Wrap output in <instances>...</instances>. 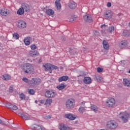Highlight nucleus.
Segmentation results:
<instances>
[{
	"instance_id": "nucleus-1",
	"label": "nucleus",
	"mask_w": 130,
	"mask_h": 130,
	"mask_svg": "<svg viewBox=\"0 0 130 130\" xmlns=\"http://www.w3.org/2000/svg\"><path fill=\"white\" fill-rule=\"evenodd\" d=\"M23 71L26 74H31L34 71V69L32 64L26 63L23 66Z\"/></svg>"
},
{
	"instance_id": "nucleus-2",
	"label": "nucleus",
	"mask_w": 130,
	"mask_h": 130,
	"mask_svg": "<svg viewBox=\"0 0 130 130\" xmlns=\"http://www.w3.org/2000/svg\"><path fill=\"white\" fill-rule=\"evenodd\" d=\"M119 117L122 119V121H123L124 123H125L128 121V119L130 117V115L128 113L126 112H122L119 113Z\"/></svg>"
},
{
	"instance_id": "nucleus-3",
	"label": "nucleus",
	"mask_w": 130,
	"mask_h": 130,
	"mask_svg": "<svg viewBox=\"0 0 130 130\" xmlns=\"http://www.w3.org/2000/svg\"><path fill=\"white\" fill-rule=\"evenodd\" d=\"M41 83V79L40 78H32L29 81V85L30 87H37Z\"/></svg>"
},
{
	"instance_id": "nucleus-4",
	"label": "nucleus",
	"mask_w": 130,
	"mask_h": 130,
	"mask_svg": "<svg viewBox=\"0 0 130 130\" xmlns=\"http://www.w3.org/2000/svg\"><path fill=\"white\" fill-rule=\"evenodd\" d=\"M66 107L68 109H73L75 107V100L71 99L66 102Z\"/></svg>"
},
{
	"instance_id": "nucleus-5",
	"label": "nucleus",
	"mask_w": 130,
	"mask_h": 130,
	"mask_svg": "<svg viewBox=\"0 0 130 130\" xmlns=\"http://www.w3.org/2000/svg\"><path fill=\"white\" fill-rule=\"evenodd\" d=\"M117 123L115 121H110L108 122L107 124V128H110V129H114L117 127Z\"/></svg>"
},
{
	"instance_id": "nucleus-6",
	"label": "nucleus",
	"mask_w": 130,
	"mask_h": 130,
	"mask_svg": "<svg viewBox=\"0 0 130 130\" xmlns=\"http://www.w3.org/2000/svg\"><path fill=\"white\" fill-rule=\"evenodd\" d=\"M45 95L47 98H52L56 95V92L51 89H49L46 91L45 93Z\"/></svg>"
},
{
	"instance_id": "nucleus-7",
	"label": "nucleus",
	"mask_w": 130,
	"mask_h": 130,
	"mask_svg": "<svg viewBox=\"0 0 130 130\" xmlns=\"http://www.w3.org/2000/svg\"><path fill=\"white\" fill-rule=\"evenodd\" d=\"M115 104V100L113 98L110 99L106 103V105L107 107H113Z\"/></svg>"
},
{
	"instance_id": "nucleus-8",
	"label": "nucleus",
	"mask_w": 130,
	"mask_h": 130,
	"mask_svg": "<svg viewBox=\"0 0 130 130\" xmlns=\"http://www.w3.org/2000/svg\"><path fill=\"white\" fill-rule=\"evenodd\" d=\"M0 14L4 17H7V16H9V15H10V10L6 8L2 9L0 10Z\"/></svg>"
},
{
	"instance_id": "nucleus-9",
	"label": "nucleus",
	"mask_w": 130,
	"mask_h": 130,
	"mask_svg": "<svg viewBox=\"0 0 130 130\" xmlns=\"http://www.w3.org/2000/svg\"><path fill=\"white\" fill-rule=\"evenodd\" d=\"M84 20L88 23H91L93 22L92 16L89 14H86L83 16Z\"/></svg>"
},
{
	"instance_id": "nucleus-10",
	"label": "nucleus",
	"mask_w": 130,
	"mask_h": 130,
	"mask_svg": "<svg viewBox=\"0 0 130 130\" xmlns=\"http://www.w3.org/2000/svg\"><path fill=\"white\" fill-rule=\"evenodd\" d=\"M17 26L18 28L23 29L24 28H26V26H27V24H26V22H25V21H24L23 20H19L18 21Z\"/></svg>"
},
{
	"instance_id": "nucleus-11",
	"label": "nucleus",
	"mask_w": 130,
	"mask_h": 130,
	"mask_svg": "<svg viewBox=\"0 0 130 130\" xmlns=\"http://www.w3.org/2000/svg\"><path fill=\"white\" fill-rule=\"evenodd\" d=\"M6 106L7 107V108H9V109H12V110H17V109H18V107L13 104L7 103L6 104Z\"/></svg>"
},
{
	"instance_id": "nucleus-12",
	"label": "nucleus",
	"mask_w": 130,
	"mask_h": 130,
	"mask_svg": "<svg viewBox=\"0 0 130 130\" xmlns=\"http://www.w3.org/2000/svg\"><path fill=\"white\" fill-rule=\"evenodd\" d=\"M105 17L107 20H109L112 18V12H111V10H108L106 11Z\"/></svg>"
},
{
	"instance_id": "nucleus-13",
	"label": "nucleus",
	"mask_w": 130,
	"mask_h": 130,
	"mask_svg": "<svg viewBox=\"0 0 130 130\" xmlns=\"http://www.w3.org/2000/svg\"><path fill=\"white\" fill-rule=\"evenodd\" d=\"M66 118H68L70 120H75L76 118V116L75 115H73L72 114H65Z\"/></svg>"
},
{
	"instance_id": "nucleus-14",
	"label": "nucleus",
	"mask_w": 130,
	"mask_h": 130,
	"mask_svg": "<svg viewBox=\"0 0 130 130\" xmlns=\"http://www.w3.org/2000/svg\"><path fill=\"white\" fill-rule=\"evenodd\" d=\"M43 68H45V72L49 71V72L51 74V64L47 63L45 65H43Z\"/></svg>"
},
{
	"instance_id": "nucleus-15",
	"label": "nucleus",
	"mask_w": 130,
	"mask_h": 130,
	"mask_svg": "<svg viewBox=\"0 0 130 130\" xmlns=\"http://www.w3.org/2000/svg\"><path fill=\"white\" fill-rule=\"evenodd\" d=\"M127 46V41L126 40H124L121 41L119 44V47L120 48H125Z\"/></svg>"
},
{
	"instance_id": "nucleus-16",
	"label": "nucleus",
	"mask_w": 130,
	"mask_h": 130,
	"mask_svg": "<svg viewBox=\"0 0 130 130\" xmlns=\"http://www.w3.org/2000/svg\"><path fill=\"white\" fill-rule=\"evenodd\" d=\"M103 45L104 49L106 50H108L109 49V44L108 43V42L107 41L104 40L103 41Z\"/></svg>"
},
{
	"instance_id": "nucleus-17",
	"label": "nucleus",
	"mask_w": 130,
	"mask_h": 130,
	"mask_svg": "<svg viewBox=\"0 0 130 130\" xmlns=\"http://www.w3.org/2000/svg\"><path fill=\"white\" fill-rule=\"evenodd\" d=\"M59 129L60 130H70V127L66 126L64 124L61 123L59 125Z\"/></svg>"
},
{
	"instance_id": "nucleus-18",
	"label": "nucleus",
	"mask_w": 130,
	"mask_h": 130,
	"mask_svg": "<svg viewBox=\"0 0 130 130\" xmlns=\"http://www.w3.org/2000/svg\"><path fill=\"white\" fill-rule=\"evenodd\" d=\"M69 80V76H63L60 77L58 79V82L60 83V82H67V81Z\"/></svg>"
},
{
	"instance_id": "nucleus-19",
	"label": "nucleus",
	"mask_w": 130,
	"mask_h": 130,
	"mask_svg": "<svg viewBox=\"0 0 130 130\" xmlns=\"http://www.w3.org/2000/svg\"><path fill=\"white\" fill-rule=\"evenodd\" d=\"M22 8L25 12H29L30 11V6L27 4L23 3L22 5Z\"/></svg>"
},
{
	"instance_id": "nucleus-20",
	"label": "nucleus",
	"mask_w": 130,
	"mask_h": 130,
	"mask_svg": "<svg viewBox=\"0 0 130 130\" xmlns=\"http://www.w3.org/2000/svg\"><path fill=\"white\" fill-rule=\"evenodd\" d=\"M56 8L58 11L61 9V5L60 4V0H56L55 2Z\"/></svg>"
},
{
	"instance_id": "nucleus-21",
	"label": "nucleus",
	"mask_w": 130,
	"mask_h": 130,
	"mask_svg": "<svg viewBox=\"0 0 130 130\" xmlns=\"http://www.w3.org/2000/svg\"><path fill=\"white\" fill-rule=\"evenodd\" d=\"M18 115H19V116H21L22 118H23L24 120H29V119H30V117H29V116L24 115L22 113H18Z\"/></svg>"
},
{
	"instance_id": "nucleus-22",
	"label": "nucleus",
	"mask_w": 130,
	"mask_h": 130,
	"mask_svg": "<svg viewBox=\"0 0 130 130\" xmlns=\"http://www.w3.org/2000/svg\"><path fill=\"white\" fill-rule=\"evenodd\" d=\"M83 82L85 84H91L92 80H91V78H90L89 77H84V79H83Z\"/></svg>"
},
{
	"instance_id": "nucleus-23",
	"label": "nucleus",
	"mask_w": 130,
	"mask_h": 130,
	"mask_svg": "<svg viewBox=\"0 0 130 130\" xmlns=\"http://www.w3.org/2000/svg\"><path fill=\"white\" fill-rule=\"evenodd\" d=\"M93 79L94 81H98V82H102L103 81V78L100 75H95Z\"/></svg>"
},
{
	"instance_id": "nucleus-24",
	"label": "nucleus",
	"mask_w": 130,
	"mask_h": 130,
	"mask_svg": "<svg viewBox=\"0 0 130 130\" xmlns=\"http://www.w3.org/2000/svg\"><path fill=\"white\" fill-rule=\"evenodd\" d=\"M82 104H84V107H80L79 109V111L80 113H84L85 112V108H87V107L85 105L84 102H81V105H82Z\"/></svg>"
},
{
	"instance_id": "nucleus-25",
	"label": "nucleus",
	"mask_w": 130,
	"mask_h": 130,
	"mask_svg": "<svg viewBox=\"0 0 130 130\" xmlns=\"http://www.w3.org/2000/svg\"><path fill=\"white\" fill-rule=\"evenodd\" d=\"M123 84L124 86H126V87H130V80L126 79H123Z\"/></svg>"
},
{
	"instance_id": "nucleus-26",
	"label": "nucleus",
	"mask_w": 130,
	"mask_h": 130,
	"mask_svg": "<svg viewBox=\"0 0 130 130\" xmlns=\"http://www.w3.org/2000/svg\"><path fill=\"white\" fill-rule=\"evenodd\" d=\"M69 7L70 9H76L77 4L74 2H71L69 3Z\"/></svg>"
},
{
	"instance_id": "nucleus-27",
	"label": "nucleus",
	"mask_w": 130,
	"mask_h": 130,
	"mask_svg": "<svg viewBox=\"0 0 130 130\" xmlns=\"http://www.w3.org/2000/svg\"><path fill=\"white\" fill-rule=\"evenodd\" d=\"M31 40V38L30 37H26L24 39V42L25 45H30V40Z\"/></svg>"
},
{
	"instance_id": "nucleus-28",
	"label": "nucleus",
	"mask_w": 130,
	"mask_h": 130,
	"mask_svg": "<svg viewBox=\"0 0 130 130\" xmlns=\"http://www.w3.org/2000/svg\"><path fill=\"white\" fill-rule=\"evenodd\" d=\"M46 13L48 16H52L54 14V11L52 9H48L46 10Z\"/></svg>"
},
{
	"instance_id": "nucleus-29",
	"label": "nucleus",
	"mask_w": 130,
	"mask_h": 130,
	"mask_svg": "<svg viewBox=\"0 0 130 130\" xmlns=\"http://www.w3.org/2000/svg\"><path fill=\"white\" fill-rule=\"evenodd\" d=\"M29 55L32 56V57L34 56H37L38 55V51H31L29 52Z\"/></svg>"
},
{
	"instance_id": "nucleus-30",
	"label": "nucleus",
	"mask_w": 130,
	"mask_h": 130,
	"mask_svg": "<svg viewBox=\"0 0 130 130\" xmlns=\"http://www.w3.org/2000/svg\"><path fill=\"white\" fill-rule=\"evenodd\" d=\"M2 79L5 81H9V80H11V76L8 74H5L2 76Z\"/></svg>"
},
{
	"instance_id": "nucleus-31",
	"label": "nucleus",
	"mask_w": 130,
	"mask_h": 130,
	"mask_svg": "<svg viewBox=\"0 0 130 130\" xmlns=\"http://www.w3.org/2000/svg\"><path fill=\"white\" fill-rule=\"evenodd\" d=\"M25 11L22 8V7L20 8L17 12V15H19L20 16H22L23 14H24Z\"/></svg>"
},
{
	"instance_id": "nucleus-32",
	"label": "nucleus",
	"mask_w": 130,
	"mask_h": 130,
	"mask_svg": "<svg viewBox=\"0 0 130 130\" xmlns=\"http://www.w3.org/2000/svg\"><path fill=\"white\" fill-rule=\"evenodd\" d=\"M32 128H34L36 130H42V127L41 126L38 125H36L35 124L32 125Z\"/></svg>"
},
{
	"instance_id": "nucleus-33",
	"label": "nucleus",
	"mask_w": 130,
	"mask_h": 130,
	"mask_svg": "<svg viewBox=\"0 0 130 130\" xmlns=\"http://www.w3.org/2000/svg\"><path fill=\"white\" fill-rule=\"evenodd\" d=\"M64 88H66V85L61 83V84L58 85L57 86V88L58 90H63V89H64Z\"/></svg>"
},
{
	"instance_id": "nucleus-34",
	"label": "nucleus",
	"mask_w": 130,
	"mask_h": 130,
	"mask_svg": "<svg viewBox=\"0 0 130 130\" xmlns=\"http://www.w3.org/2000/svg\"><path fill=\"white\" fill-rule=\"evenodd\" d=\"M52 103V100L51 99H47L45 103V105H50Z\"/></svg>"
},
{
	"instance_id": "nucleus-35",
	"label": "nucleus",
	"mask_w": 130,
	"mask_h": 130,
	"mask_svg": "<svg viewBox=\"0 0 130 130\" xmlns=\"http://www.w3.org/2000/svg\"><path fill=\"white\" fill-rule=\"evenodd\" d=\"M19 98H20L21 100H28L29 98L27 97V99H26L25 98V94L24 93H21L19 95Z\"/></svg>"
},
{
	"instance_id": "nucleus-36",
	"label": "nucleus",
	"mask_w": 130,
	"mask_h": 130,
	"mask_svg": "<svg viewBox=\"0 0 130 130\" xmlns=\"http://www.w3.org/2000/svg\"><path fill=\"white\" fill-rule=\"evenodd\" d=\"M108 32H109L110 33H112V32H113V31H114V26H112L111 27H109L108 28Z\"/></svg>"
},
{
	"instance_id": "nucleus-37",
	"label": "nucleus",
	"mask_w": 130,
	"mask_h": 130,
	"mask_svg": "<svg viewBox=\"0 0 130 130\" xmlns=\"http://www.w3.org/2000/svg\"><path fill=\"white\" fill-rule=\"evenodd\" d=\"M28 94L30 95H34L35 94V91L33 89H28Z\"/></svg>"
},
{
	"instance_id": "nucleus-38",
	"label": "nucleus",
	"mask_w": 130,
	"mask_h": 130,
	"mask_svg": "<svg viewBox=\"0 0 130 130\" xmlns=\"http://www.w3.org/2000/svg\"><path fill=\"white\" fill-rule=\"evenodd\" d=\"M13 38H15V39H18L20 37V36L17 33H14L13 35Z\"/></svg>"
},
{
	"instance_id": "nucleus-39",
	"label": "nucleus",
	"mask_w": 130,
	"mask_h": 130,
	"mask_svg": "<svg viewBox=\"0 0 130 130\" xmlns=\"http://www.w3.org/2000/svg\"><path fill=\"white\" fill-rule=\"evenodd\" d=\"M91 109L93 111H94V112H96V111H97V107L95 105H91Z\"/></svg>"
},
{
	"instance_id": "nucleus-40",
	"label": "nucleus",
	"mask_w": 130,
	"mask_h": 130,
	"mask_svg": "<svg viewBox=\"0 0 130 130\" xmlns=\"http://www.w3.org/2000/svg\"><path fill=\"white\" fill-rule=\"evenodd\" d=\"M69 52L71 53H73V54H75L77 53V51L76 50L73 49L72 48L70 49Z\"/></svg>"
},
{
	"instance_id": "nucleus-41",
	"label": "nucleus",
	"mask_w": 130,
	"mask_h": 130,
	"mask_svg": "<svg viewBox=\"0 0 130 130\" xmlns=\"http://www.w3.org/2000/svg\"><path fill=\"white\" fill-rule=\"evenodd\" d=\"M51 73H52V70H57L58 67L57 66H54V65L51 64Z\"/></svg>"
},
{
	"instance_id": "nucleus-42",
	"label": "nucleus",
	"mask_w": 130,
	"mask_h": 130,
	"mask_svg": "<svg viewBox=\"0 0 130 130\" xmlns=\"http://www.w3.org/2000/svg\"><path fill=\"white\" fill-rule=\"evenodd\" d=\"M76 19V17L72 16L70 18V22H74V21H75Z\"/></svg>"
},
{
	"instance_id": "nucleus-43",
	"label": "nucleus",
	"mask_w": 130,
	"mask_h": 130,
	"mask_svg": "<svg viewBox=\"0 0 130 130\" xmlns=\"http://www.w3.org/2000/svg\"><path fill=\"white\" fill-rule=\"evenodd\" d=\"M97 72L98 73H102L103 72V69L99 67L97 68Z\"/></svg>"
},
{
	"instance_id": "nucleus-44",
	"label": "nucleus",
	"mask_w": 130,
	"mask_h": 130,
	"mask_svg": "<svg viewBox=\"0 0 130 130\" xmlns=\"http://www.w3.org/2000/svg\"><path fill=\"white\" fill-rule=\"evenodd\" d=\"M9 92L10 93H13L14 92V89H13V86H10L9 89Z\"/></svg>"
},
{
	"instance_id": "nucleus-45",
	"label": "nucleus",
	"mask_w": 130,
	"mask_h": 130,
	"mask_svg": "<svg viewBox=\"0 0 130 130\" xmlns=\"http://www.w3.org/2000/svg\"><path fill=\"white\" fill-rule=\"evenodd\" d=\"M30 48L32 50H34L35 49H36V48H37V47H36V46L35 45H32L30 46Z\"/></svg>"
},
{
	"instance_id": "nucleus-46",
	"label": "nucleus",
	"mask_w": 130,
	"mask_h": 130,
	"mask_svg": "<svg viewBox=\"0 0 130 130\" xmlns=\"http://www.w3.org/2000/svg\"><path fill=\"white\" fill-rule=\"evenodd\" d=\"M22 81L25 82V83H28L29 82V80L27 78H24L22 79Z\"/></svg>"
},
{
	"instance_id": "nucleus-47",
	"label": "nucleus",
	"mask_w": 130,
	"mask_h": 130,
	"mask_svg": "<svg viewBox=\"0 0 130 130\" xmlns=\"http://www.w3.org/2000/svg\"><path fill=\"white\" fill-rule=\"evenodd\" d=\"M61 39L62 41H66V37L64 36L61 37Z\"/></svg>"
},
{
	"instance_id": "nucleus-48",
	"label": "nucleus",
	"mask_w": 130,
	"mask_h": 130,
	"mask_svg": "<svg viewBox=\"0 0 130 130\" xmlns=\"http://www.w3.org/2000/svg\"><path fill=\"white\" fill-rule=\"evenodd\" d=\"M94 34L96 36H98V35H99V32L98 31H97V30H95V32H94Z\"/></svg>"
},
{
	"instance_id": "nucleus-49",
	"label": "nucleus",
	"mask_w": 130,
	"mask_h": 130,
	"mask_svg": "<svg viewBox=\"0 0 130 130\" xmlns=\"http://www.w3.org/2000/svg\"><path fill=\"white\" fill-rule=\"evenodd\" d=\"M107 7H108V8H110V7H111V3L108 2L107 4Z\"/></svg>"
},
{
	"instance_id": "nucleus-50",
	"label": "nucleus",
	"mask_w": 130,
	"mask_h": 130,
	"mask_svg": "<svg viewBox=\"0 0 130 130\" xmlns=\"http://www.w3.org/2000/svg\"><path fill=\"white\" fill-rule=\"evenodd\" d=\"M101 27L102 29H103L104 28H106V27H107V25L104 24V25H102Z\"/></svg>"
},
{
	"instance_id": "nucleus-51",
	"label": "nucleus",
	"mask_w": 130,
	"mask_h": 130,
	"mask_svg": "<svg viewBox=\"0 0 130 130\" xmlns=\"http://www.w3.org/2000/svg\"><path fill=\"white\" fill-rule=\"evenodd\" d=\"M0 124H2L3 125H6V124L5 123L3 122V121L0 119Z\"/></svg>"
},
{
	"instance_id": "nucleus-52",
	"label": "nucleus",
	"mask_w": 130,
	"mask_h": 130,
	"mask_svg": "<svg viewBox=\"0 0 130 130\" xmlns=\"http://www.w3.org/2000/svg\"><path fill=\"white\" fill-rule=\"evenodd\" d=\"M45 102V100H41L40 101V103H41V104H44Z\"/></svg>"
},
{
	"instance_id": "nucleus-53",
	"label": "nucleus",
	"mask_w": 130,
	"mask_h": 130,
	"mask_svg": "<svg viewBox=\"0 0 130 130\" xmlns=\"http://www.w3.org/2000/svg\"><path fill=\"white\" fill-rule=\"evenodd\" d=\"M46 118H48V119H50V118H51V117L50 115H49V116H46Z\"/></svg>"
},
{
	"instance_id": "nucleus-54",
	"label": "nucleus",
	"mask_w": 130,
	"mask_h": 130,
	"mask_svg": "<svg viewBox=\"0 0 130 130\" xmlns=\"http://www.w3.org/2000/svg\"><path fill=\"white\" fill-rule=\"evenodd\" d=\"M83 50V51H86V50H87V48H84Z\"/></svg>"
},
{
	"instance_id": "nucleus-55",
	"label": "nucleus",
	"mask_w": 130,
	"mask_h": 130,
	"mask_svg": "<svg viewBox=\"0 0 130 130\" xmlns=\"http://www.w3.org/2000/svg\"><path fill=\"white\" fill-rule=\"evenodd\" d=\"M39 61L40 62H42V60L41 59H40Z\"/></svg>"
},
{
	"instance_id": "nucleus-56",
	"label": "nucleus",
	"mask_w": 130,
	"mask_h": 130,
	"mask_svg": "<svg viewBox=\"0 0 130 130\" xmlns=\"http://www.w3.org/2000/svg\"><path fill=\"white\" fill-rule=\"evenodd\" d=\"M120 64H122V61H121L120 62Z\"/></svg>"
},
{
	"instance_id": "nucleus-57",
	"label": "nucleus",
	"mask_w": 130,
	"mask_h": 130,
	"mask_svg": "<svg viewBox=\"0 0 130 130\" xmlns=\"http://www.w3.org/2000/svg\"><path fill=\"white\" fill-rule=\"evenodd\" d=\"M38 101H35V103L37 104L38 103Z\"/></svg>"
},
{
	"instance_id": "nucleus-58",
	"label": "nucleus",
	"mask_w": 130,
	"mask_h": 130,
	"mask_svg": "<svg viewBox=\"0 0 130 130\" xmlns=\"http://www.w3.org/2000/svg\"><path fill=\"white\" fill-rule=\"evenodd\" d=\"M128 73H129V74H130V70H129Z\"/></svg>"
},
{
	"instance_id": "nucleus-59",
	"label": "nucleus",
	"mask_w": 130,
	"mask_h": 130,
	"mask_svg": "<svg viewBox=\"0 0 130 130\" xmlns=\"http://www.w3.org/2000/svg\"><path fill=\"white\" fill-rule=\"evenodd\" d=\"M81 76H82V75H79V76H78V77H81Z\"/></svg>"
},
{
	"instance_id": "nucleus-60",
	"label": "nucleus",
	"mask_w": 130,
	"mask_h": 130,
	"mask_svg": "<svg viewBox=\"0 0 130 130\" xmlns=\"http://www.w3.org/2000/svg\"><path fill=\"white\" fill-rule=\"evenodd\" d=\"M3 122H6V121H3Z\"/></svg>"
},
{
	"instance_id": "nucleus-61",
	"label": "nucleus",
	"mask_w": 130,
	"mask_h": 130,
	"mask_svg": "<svg viewBox=\"0 0 130 130\" xmlns=\"http://www.w3.org/2000/svg\"><path fill=\"white\" fill-rule=\"evenodd\" d=\"M0 130H3V129H0Z\"/></svg>"
}]
</instances>
